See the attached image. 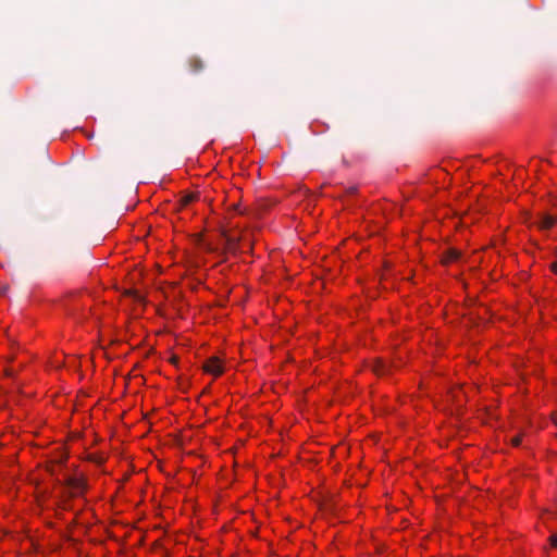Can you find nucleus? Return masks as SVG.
I'll return each mask as SVG.
<instances>
[{"label":"nucleus","instance_id":"6","mask_svg":"<svg viewBox=\"0 0 557 557\" xmlns=\"http://www.w3.org/2000/svg\"><path fill=\"white\" fill-rule=\"evenodd\" d=\"M189 69L193 73H198L205 69L203 61L198 57H191L188 60Z\"/></svg>","mask_w":557,"mask_h":557},{"label":"nucleus","instance_id":"7","mask_svg":"<svg viewBox=\"0 0 557 557\" xmlns=\"http://www.w3.org/2000/svg\"><path fill=\"white\" fill-rule=\"evenodd\" d=\"M372 371L377 375H384L388 371V366L383 361H377L373 364Z\"/></svg>","mask_w":557,"mask_h":557},{"label":"nucleus","instance_id":"13","mask_svg":"<svg viewBox=\"0 0 557 557\" xmlns=\"http://www.w3.org/2000/svg\"><path fill=\"white\" fill-rule=\"evenodd\" d=\"M356 190H357V188H356L355 186H352V187H350V188L348 189V193H349V194H354V193H356Z\"/></svg>","mask_w":557,"mask_h":557},{"label":"nucleus","instance_id":"5","mask_svg":"<svg viewBox=\"0 0 557 557\" xmlns=\"http://www.w3.org/2000/svg\"><path fill=\"white\" fill-rule=\"evenodd\" d=\"M459 258L460 251L455 248H449L443 253L442 261L444 264H448L450 262L459 260Z\"/></svg>","mask_w":557,"mask_h":557},{"label":"nucleus","instance_id":"10","mask_svg":"<svg viewBox=\"0 0 557 557\" xmlns=\"http://www.w3.org/2000/svg\"><path fill=\"white\" fill-rule=\"evenodd\" d=\"M520 443H521V437L520 436H515V437L511 438V444L513 446H519Z\"/></svg>","mask_w":557,"mask_h":557},{"label":"nucleus","instance_id":"12","mask_svg":"<svg viewBox=\"0 0 557 557\" xmlns=\"http://www.w3.org/2000/svg\"><path fill=\"white\" fill-rule=\"evenodd\" d=\"M550 269H552V271H553L555 274H557V261H555V262H553V263L550 264Z\"/></svg>","mask_w":557,"mask_h":557},{"label":"nucleus","instance_id":"2","mask_svg":"<svg viewBox=\"0 0 557 557\" xmlns=\"http://www.w3.org/2000/svg\"><path fill=\"white\" fill-rule=\"evenodd\" d=\"M203 370L207 373L213 374L215 376H219L223 373V367L216 357H211L207 362L203 364Z\"/></svg>","mask_w":557,"mask_h":557},{"label":"nucleus","instance_id":"1","mask_svg":"<svg viewBox=\"0 0 557 557\" xmlns=\"http://www.w3.org/2000/svg\"><path fill=\"white\" fill-rule=\"evenodd\" d=\"M63 485L70 497L82 496L87 488L85 481L75 476H67Z\"/></svg>","mask_w":557,"mask_h":557},{"label":"nucleus","instance_id":"8","mask_svg":"<svg viewBox=\"0 0 557 557\" xmlns=\"http://www.w3.org/2000/svg\"><path fill=\"white\" fill-rule=\"evenodd\" d=\"M549 541H550V545L553 547L557 548V533L552 534L550 537H549Z\"/></svg>","mask_w":557,"mask_h":557},{"label":"nucleus","instance_id":"4","mask_svg":"<svg viewBox=\"0 0 557 557\" xmlns=\"http://www.w3.org/2000/svg\"><path fill=\"white\" fill-rule=\"evenodd\" d=\"M557 218L550 214H542L537 222L541 230H549L554 226Z\"/></svg>","mask_w":557,"mask_h":557},{"label":"nucleus","instance_id":"3","mask_svg":"<svg viewBox=\"0 0 557 557\" xmlns=\"http://www.w3.org/2000/svg\"><path fill=\"white\" fill-rule=\"evenodd\" d=\"M222 237H223L224 243H225V248L228 251L235 252V251H237V249H239V240H240V238H238L235 235L228 234L226 231L222 232Z\"/></svg>","mask_w":557,"mask_h":557},{"label":"nucleus","instance_id":"11","mask_svg":"<svg viewBox=\"0 0 557 557\" xmlns=\"http://www.w3.org/2000/svg\"><path fill=\"white\" fill-rule=\"evenodd\" d=\"M194 196L193 195H189V196H186L184 199H183V205H188L193 200H194Z\"/></svg>","mask_w":557,"mask_h":557},{"label":"nucleus","instance_id":"9","mask_svg":"<svg viewBox=\"0 0 557 557\" xmlns=\"http://www.w3.org/2000/svg\"><path fill=\"white\" fill-rule=\"evenodd\" d=\"M61 466V461L59 463L51 465L48 470L51 474H54L57 472V468Z\"/></svg>","mask_w":557,"mask_h":557}]
</instances>
